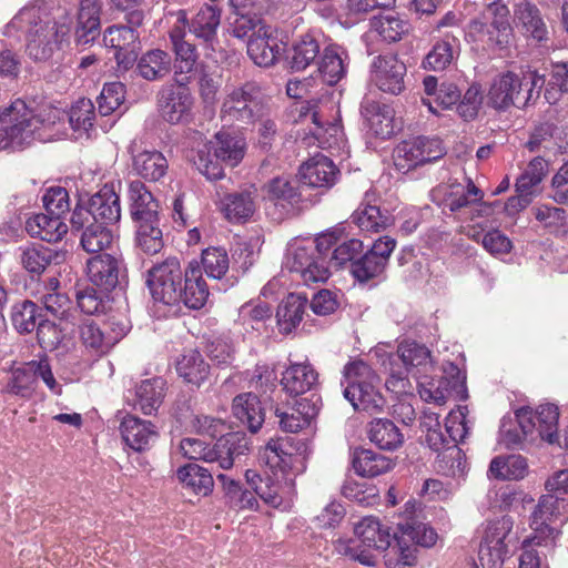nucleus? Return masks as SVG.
I'll use <instances>...</instances> for the list:
<instances>
[{"mask_svg": "<svg viewBox=\"0 0 568 568\" xmlns=\"http://www.w3.org/2000/svg\"><path fill=\"white\" fill-rule=\"evenodd\" d=\"M62 115L55 108L34 114L24 101L16 100L0 113V150L28 145L34 140L51 141Z\"/></svg>", "mask_w": 568, "mask_h": 568, "instance_id": "f257e3e1", "label": "nucleus"}, {"mask_svg": "<svg viewBox=\"0 0 568 568\" xmlns=\"http://www.w3.org/2000/svg\"><path fill=\"white\" fill-rule=\"evenodd\" d=\"M216 478L222 485L226 504L236 510H256V496L265 504L277 508L283 505L284 498L291 494L293 487V479L285 478L282 483L277 471H274L273 476H262L255 470L247 469L245 479L253 491L244 489L240 481L226 474H217Z\"/></svg>", "mask_w": 568, "mask_h": 568, "instance_id": "f03ea898", "label": "nucleus"}, {"mask_svg": "<svg viewBox=\"0 0 568 568\" xmlns=\"http://www.w3.org/2000/svg\"><path fill=\"white\" fill-rule=\"evenodd\" d=\"M11 30L26 33L27 51L38 61L50 59L69 33L67 26H59L48 12L36 6L22 8L7 26L6 33L11 34Z\"/></svg>", "mask_w": 568, "mask_h": 568, "instance_id": "7ed1b4c3", "label": "nucleus"}, {"mask_svg": "<svg viewBox=\"0 0 568 568\" xmlns=\"http://www.w3.org/2000/svg\"><path fill=\"white\" fill-rule=\"evenodd\" d=\"M191 139L196 145L191 160L196 170L210 181L224 178L222 164L235 168L245 155V140L229 132H219L209 142L204 141L200 132H194Z\"/></svg>", "mask_w": 568, "mask_h": 568, "instance_id": "20e7f679", "label": "nucleus"}, {"mask_svg": "<svg viewBox=\"0 0 568 568\" xmlns=\"http://www.w3.org/2000/svg\"><path fill=\"white\" fill-rule=\"evenodd\" d=\"M389 528L372 516L354 526V538L337 540L336 550L365 566H375L377 558L392 545Z\"/></svg>", "mask_w": 568, "mask_h": 568, "instance_id": "39448f33", "label": "nucleus"}, {"mask_svg": "<svg viewBox=\"0 0 568 568\" xmlns=\"http://www.w3.org/2000/svg\"><path fill=\"white\" fill-rule=\"evenodd\" d=\"M384 366L388 372L385 382L387 390L395 395L410 392L412 384L408 374L412 369L427 373L433 367L430 351L415 341H403L398 344L396 353L390 354Z\"/></svg>", "mask_w": 568, "mask_h": 568, "instance_id": "423d86ee", "label": "nucleus"}, {"mask_svg": "<svg viewBox=\"0 0 568 568\" xmlns=\"http://www.w3.org/2000/svg\"><path fill=\"white\" fill-rule=\"evenodd\" d=\"M544 83V75L537 71H529L524 77L511 71L497 74L490 83L487 103L498 111H506L510 106L524 108L535 89H541Z\"/></svg>", "mask_w": 568, "mask_h": 568, "instance_id": "0eeeda50", "label": "nucleus"}, {"mask_svg": "<svg viewBox=\"0 0 568 568\" xmlns=\"http://www.w3.org/2000/svg\"><path fill=\"white\" fill-rule=\"evenodd\" d=\"M344 378L347 383L344 397L355 409L378 413L385 405V399L378 392L379 377L364 361L357 359L345 365Z\"/></svg>", "mask_w": 568, "mask_h": 568, "instance_id": "6e6552de", "label": "nucleus"}, {"mask_svg": "<svg viewBox=\"0 0 568 568\" xmlns=\"http://www.w3.org/2000/svg\"><path fill=\"white\" fill-rule=\"evenodd\" d=\"M239 442L236 435H229V437L220 438L213 446H210L201 439L187 437L180 442L179 449L189 459L217 464L222 469H230L235 458L243 454L245 448Z\"/></svg>", "mask_w": 568, "mask_h": 568, "instance_id": "1a4fd4ad", "label": "nucleus"}, {"mask_svg": "<svg viewBox=\"0 0 568 568\" xmlns=\"http://www.w3.org/2000/svg\"><path fill=\"white\" fill-rule=\"evenodd\" d=\"M184 272L178 257H166L148 271L146 284L154 301L173 305L181 300Z\"/></svg>", "mask_w": 568, "mask_h": 568, "instance_id": "9d476101", "label": "nucleus"}, {"mask_svg": "<svg viewBox=\"0 0 568 568\" xmlns=\"http://www.w3.org/2000/svg\"><path fill=\"white\" fill-rule=\"evenodd\" d=\"M260 88L254 82H247L239 88H233L225 97L221 116L226 122L251 123L260 118L262 106L257 101Z\"/></svg>", "mask_w": 568, "mask_h": 568, "instance_id": "9b49d317", "label": "nucleus"}, {"mask_svg": "<svg viewBox=\"0 0 568 568\" xmlns=\"http://www.w3.org/2000/svg\"><path fill=\"white\" fill-rule=\"evenodd\" d=\"M121 217L120 199L113 186L104 185L89 201L88 207L77 206L71 223L83 225L84 222L97 221L106 225L116 223Z\"/></svg>", "mask_w": 568, "mask_h": 568, "instance_id": "f8f14e48", "label": "nucleus"}, {"mask_svg": "<svg viewBox=\"0 0 568 568\" xmlns=\"http://www.w3.org/2000/svg\"><path fill=\"white\" fill-rule=\"evenodd\" d=\"M445 152L439 139L418 136L399 143L394 151V161L397 169L405 172L437 161L444 156Z\"/></svg>", "mask_w": 568, "mask_h": 568, "instance_id": "ddd939ff", "label": "nucleus"}, {"mask_svg": "<svg viewBox=\"0 0 568 568\" xmlns=\"http://www.w3.org/2000/svg\"><path fill=\"white\" fill-rule=\"evenodd\" d=\"M513 525L514 521L508 516L487 524L479 549V560L483 566L487 565L489 568H496L503 564L509 551Z\"/></svg>", "mask_w": 568, "mask_h": 568, "instance_id": "4468645a", "label": "nucleus"}, {"mask_svg": "<svg viewBox=\"0 0 568 568\" xmlns=\"http://www.w3.org/2000/svg\"><path fill=\"white\" fill-rule=\"evenodd\" d=\"M519 426L526 437L534 440L540 437L552 444L558 438V407L554 404L540 405L535 412L520 409L517 413Z\"/></svg>", "mask_w": 568, "mask_h": 568, "instance_id": "2eb2a0df", "label": "nucleus"}, {"mask_svg": "<svg viewBox=\"0 0 568 568\" xmlns=\"http://www.w3.org/2000/svg\"><path fill=\"white\" fill-rule=\"evenodd\" d=\"M158 106L163 120L171 124L187 121L193 106L190 89L180 80L162 87L158 93Z\"/></svg>", "mask_w": 568, "mask_h": 568, "instance_id": "dca6fc26", "label": "nucleus"}, {"mask_svg": "<svg viewBox=\"0 0 568 568\" xmlns=\"http://www.w3.org/2000/svg\"><path fill=\"white\" fill-rule=\"evenodd\" d=\"M433 196L450 212H457L464 207L480 203L485 209L484 213L488 214L491 207L490 204L483 202L484 192L475 185L471 179H467L466 184L454 180L438 185L433 191Z\"/></svg>", "mask_w": 568, "mask_h": 568, "instance_id": "f3484780", "label": "nucleus"}, {"mask_svg": "<svg viewBox=\"0 0 568 568\" xmlns=\"http://www.w3.org/2000/svg\"><path fill=\"white\" fill-rule=\"evenodd\" d=\"M487 14L494 16V20L486 22L475 20L470 23V34L486 42L488 47H504L509 42L511 28L507 21L508 8L500 1H493L487 4Z\"/></svg>", "mask_w": 568, "mask_h": 568, "instance_id": "a211bd4d", "label": "nucleus"}, {"mask_svg": "<svg viewBox=\"0 0 568 568\" xmlns=\"http://www.w3.org/2000/svg\"><path fill=\"white\" fill-rule=\"evenodd\" d=\"M288 438L271 439L260 452V462L282 475H296L305 469V460L301 454L294 453Z\"/></svg>", "mask_w": 568, "mask_h": 568, "instance_id": "6ab92c4d", "label": "nucleus"}, {"mask_svg": "<svg viewBox=\"0 0 568 568\" xmlns=\"http://www.w3.org/2000/svg\"><path fill=\"white\" fill-rule=\"evenodd\" d=\"M405 74L406 65L394 54L378 55L371 64L372 82L386 93H400Z\"/></svg>", "mask_w": 568, "mask_h": 568, "instance_id": "aec40b11", "label": "nucleus"}, {"mask_svg": "<svg viewBox=\"0 0 568 568\" xmlns=\"http://www.w3.org/2000/svg\"><path fill=\"white\" fill-rule=\"evenodd\" d=\"M121 271V261L109 253L93 255L87 261L90 282L104 292H110L118 285Z\"/></svg>", "mask_w": 568, "mask_h": 568, "instance_id": "412c9836", "label": "nucleus"}, {"mask_svg": "<svg viewBox=\"0 0 568 568\" xmlns=\"http://www.w3.org/2000/svg\"><path fill=\"white\" fill-rule=\"evenodd\" d=\"M257 193L255 189L227 193L220 200V209L231 223H244L256 211Z\"/></svg>", "mask_w": 568, "mask_h": 568, "instance_id": "4be33fe9", "label": "nucleus"}, {"mask_svg": "<svg viewBox=\"0 0 568 568\" xmlns=\"http://www.w3.org/2000/svg\"><path fill=\"white\" fill-rule=\"evenodd\" d=\"M338 173L331 159L316 154L301 166L300 179L308 186L328 189L335 184Z\"/></svg>", "mask_w": 568, "mask_h": 568, "instance_id": "5701e85b", "label": "nucleus"}, {"mask_svg": "<svg viewBox=\"0 0 568 568\" xmlns=\"http://www.w3.org/2000/svg\"><path fill=\"white\" fill-rule=\"evenodd\" d=\"M101 0H79L75 38L80 44L93 42L100 34Z\"/></svg>", "mask_w": 568, "mask_h": 568, "instance_id": "b1692460", "label": "nucleus"}, {"mask_svg": "<svg viewBox=\"0 0 568 568\" xmlns=\"http://www.w3.org/2000/svg\"><path fill=\"white\" fill-rule=\"evenodd\" d=\"M418 505L414 500L405 504L404 521L398 523L402 537L422 547H432L437 541V532L427 524L419 520L417 515Z\"/></svg>", "mask_w": 568, "mask_h": 568, "instance_id": "393cba45", "label": "nucleus"}, {"mask_svg": "<svg viewBox=\"0 0 568 568\" xmlns=\"http://www.w3.org/2000/svg\"><path fill=\"white\" fill-rule=\"evenodd\" d=\"M281 50L268 26H260L247 41V54L260 67L273 65Z\"/></svg>", "mask_w": 568, "mask_h": 568, "instance_id": "a878e982", "label": "nucleus"}, {"mask_svg": "<svg viewBox=\"0 0 568 568\" xmlns=\"http://www.w3.org/2000/svg\"><path fill=\"white\" fill-rule=\"evenodd\" d=\"M120 433L125 445L134 452L146 449L158 437V432L151 422L130 414L123 417L120 424Z\"/></svg>", "mask_w": 568, "mask_h": 568, "instance_id": "bb28decb", "label": "nucleus"}, {"mask_svg": "<svg viewBox=\"0 0 568 568\" xmlns=\"http://www.w3.org/2000/svg\"><path fill=\"white\" fill-rule=\"evenodd\" d=\"M361 110L369 131L375 136L385 140L394 134V110L389 105L365 99Z\"/></svg>", "mask_w": 568, "mask_h": 568, "instance_id": "cd10ccee", "label": "nucleus"}, {"mask_svg": "<svg viewBox=\"0 0 568 568\" xmlns=\"http://www.w3.org/2000/svg\"><path fill=\"white\" fill-rule=\"evenodd\" d=\"M26 231L32 237L57 243L68 233V225L61 216L47 212L30 216L26 222Z\"/></svg>", "mask_w": 568, "mask_h": 568, "instance_id": "c85d7f7f", "label": "nucleus"}, {"mask_svg": "<svg viewBox=\"0 0 568 568\" xmlns=\"http://www.w3.org/2000/svg\"><path fill=\"white\" fill-rule=\"evenodd\" d=\"M318 413L317 403L313 398H301L287 410L276 409L280 426L288 433H297L308 426Z\"/></svg>", "mask_w": 568, "mask_h": 568, "instance_id": "c756f323", "label": "nucleus"}, {"mask_svg": "<svg viewBox=\"0 0 568 568\" xmlns=\"http://www.w3.org/2000/svg\"><path fill=\"white\" fill-rule=\"evenodd\" d=\"M126 328L121 326L113 334H108L93 321H87L80 326V339L82 345L91 353L102 355L108 353L124 335Z\"/></svg>", "mask_w": 568, "mask_h": 568, "instance_id": "7c9ffc66", "label": "nucleus"}, {"mask_svg": "<svg viewBox=\"0 0 568 568\" xmlns=\"http://www.w3.org/2000/svg\"><path fill=\"white\" fill-rule=\"evenodd\" d=\"M171 71L172 57L161 49H151L142 53L135 67L136 74L150 82L162 81Z\"/></svg>", "mask_w": 568, "mask_h": 568, "instance_id": "2f4dec72", "label": "nucleus"}, {"mask_svg": "<svg viewBox=\"0 0 568 568\" xmlns=\"http://www.w3.org/2000/svg\"><path fill=\"white\" fill-rule=\"evenodd\" d=\"M318 383V374L310 364L295 363L282 374L283 389L291 396H300L312 390Z\"/></svg>", "mask_w": 568, "mask_h": 568, "instance_id": "473e14b6", "label": "nucleus"}, {"mask_svg": "<svg viewBox=\"0 0 568 568\" xmlns=\"http://www.w3.org/2000/svg\"><path fill=\"white\" fill-rule=\"evenodd\" d=\"M71 226L75 231H81L80 245L88 253L102 254L101 252L108 250L113 243L114 234L106 224L83 221L81 226L74 223H71Z\"/></svg>", "mask_w": 568, "mask_h": 568, "instance_id": "72a5a7b5", "label": "nucleus"}, {"mask_svg": "<svg viewBox=\"0 0 568 568\" xmlns=\"http://www.w3.org/2000/svg\"><path fill=\"white\" fill-rule=\"evenodd\" d=\"M209 297V288L202 276V270L196 262H191L184 272V288H181V300L185 306L199 310Z\"/></svg>", "mask_w": 568, "mask_h": 568, "instance_id": "f704fd0d", "label": "nucleus"}, {"mask_svg": "<svg viewBox=\"0 0 568 568\" xmlns=\"http://www.w3.org/2000/svg\"><path fill=\"white\" fill-rule=\"evenodd\" d=\"M233 414L252 433H256L262 427L265 418L261 400L252 393L237 395L233 399Z\"/></svg>", "mask_w": 568, "mask_h": 568, "instance_id": "c9c22d12", "label": "nucleus"}, {"mask_svg": "<svg viewBox=\"0 0 568 568\" xmlns=\"http://www.w3.org/2000/svg\"><path fill=\"white\" fill-rule=\"evenodd\" d=\"M347 54L345 50L337 44L324 47L318 57V72L323 81L329 85L336 84L346 74L345 60Z\"/></svg>", "mask_w": 568, "mask_h": 568, "instance_id": "e433bc0d", "label": "nucleus"}, {"mask_svg": "<svg viewBox=\"0 0 568 568\" xmlns=\"http://www.w3.org/2000/svg\"><path fill=\"white\" fill-rule=\"evenodd\" d=\"M316 254V247L312 240H294L286 250L284 265L293 273H297L301 278H314L310 267V261Z\"/></svg>", "mask_w": 568, "mask_h": 568, "instance_id": "4c0bfd02", "label": "nucleus"}, {"mask_svg": "<svg viewBox=\"0 0 568 568\" xmlns=\"http://www.w3.org/2000/svg\"><path fill=\"white\" fill-rule=\"evenodd\" d=\"M409 24L396 14L389 13L375 17L371 22L369 30L365 33L366 41H374L381 38L385 42H395L408 32Z\"/></svg>", "mask_w": 568, "mask_h": 568, "instance_id": "58836bf2", "label": "nucleus"}, {"mask_svg": "<svg viewBox=\"0 0 568 568\" xmlns=\"http://www.w3.org/2000/svg\"><path fill=\"white\" fill-rule=\"evenodd\" d=\"M130 211L134 222L159 216V204L152 193L141 181H132L129 184Z\"/></svg>", "mask_w": 568, "mask_h": 568, "instance_id": "ea45409f", "label": "nucleus"}, {"mask_svg": "<svg viewBox=\"0 0 568 568\" xmlns=\"http://www.w3.org/2000/svg\"><path fill=\"white\" fill-rule=\"evenodd\" d=\"M322 52L320 39L314 34L301 36L292 45L287 59L292 70L302 71L318 59Z\"/></svg>", "mask_w": 568, "mask_h": 568, "instance_id": "a19ab883", "label": "nucleus"}, {"mask_svg": "<svg viewBox=\"0 0 568 568\" xmlns=\"http://www.w3.org/2000/svg\"><path fill=\"white\" fill-rule=\"evenodd\" d=\"M176 372L187 384L200 387L210 376V366L200 352L190 349L178 359Z\"/></svg>", "mask_w": 568, "mask_h": 568, "instance_id": "79ce46f5", "label": "nucleus"}, {"mask_svg": "<svg viewBox=\"0 0 568 568\" xmlns=\"http://www.w3.org/2000/svg\"><path fill=\"white\" fill-rule=\"evenodd\" d=\"M306 305V297L293 293L282 301L276 312L277 325L282 333H291L301 323Z\"/></svg>", "mask_w": 568, "mask_h": 568, "instance_id": "37998d69", "label": "nucleus"}, {"mask_svg": "<svg viewBox=\"0 0 568 568\" xmlns=\"http://www.w3.org/2000/svg\"><path fill=\"white\" fill-rule=\"evenodd\" d=\"M353 468L362 477H375L392 469L389 458L371 449H355L352 459Z\"/></svg>", "mask_w": 568, "mask_h": 568, "instance_id": "c03bdc74", "label": "nucleus"}, {"mask_svg": "<svg viewBox=\"0 0 568 568\" xmlns=\"http://www.w3.org/2000/svg\"><path fill=\"white\" fill-rule=\"evenodd\" d=\"M164 385L160 377L143 381L136 388L135 408L144 415L156 412L164 398Z\"/></svg>", "mask_w": 568, "mask_h": 568, "instance_id": "a18cd8bd", "label": "nucleus"}, {"mask_svg": "<svg viewBox=\"0 0 568 568\" xmlns=\"http://www.w3.org/2000/svg\"><path fill=\"white\" fill-rule=\"evenodd\" d=\"M368 437L384 450H395L404 442L399 428L389 419L378 418L369 423Z\"/></svg>", "mask_w": 568, "mask_h": 568, "instance_id": "49530a36", "label": "nucleus"}, {"mask_svg": "<svg viewBox=\"0 0 568 568\" xmlns=\"http://www.w3.org/2000/svg\"><path fill=\"white\" fill-rule=\"evenodd\" d=\"M133 170L145 180L159 181L166 173L168 161L159 151H143L133 158Z\"/></svg>", "mask_w": 568, "mask_h": 568, "instance_id": "de8ad7c7", "label": "nucleus"}, {"mask_svg": "<svg viewBox=\"0 0 568 568\" xmlns=\"http://www.w3.org/2000/svg\"><path fill=\"white\" fill-rule=\"evenodd\" d=\"M178 478L187 489L202 496L209 495L214 485L211 471L197 464L180 467Z\"/></svg>", "mask_w": 568, "mask_h": 568, "instance_id": "09e8293b", "label": "nucleus"}, {"mask_svg": "<svg viewBox=\"0 0 568 568\" xmlns=\"http://www.w3.org/2000/svg\"><path fill=\"white\" fill-rule=\"evenodd\" d=\"M515 14L526 34L537 41L547 38V27L536 4L530 1H523L517 4Z\"/></svg>", "mask_w": 568, "mask_h": 568, "instance_id": "8fccbe9b", "label": "nucleus"}, {"mask_svg": "<svg viewBox=\"0 0 568 568\" xmlns=\"http://www.w3.org/2000/svg\"><path fill=\"white\" fill-rule=\"evenodd\" d=\"M159 222V216L135 222L136 244L145 254L154 255L163 248V234Z\"/></svg>", "mask_w": 568, "mask_h": 568, "instance_id": "3c124183", "label": "nucleus"}, {"mask_svg": "<svg viewBox=\"0 0 568 568\" xmlns=\"http://www.w3.org/2000/svg\"><path fill=\"white\" fill-rule=\"evenodd\" d=\"M37 385L34 373H32L30 362H28L12 369L3 390L10 395L30 399L36 393Z\"/></svg>", "mask_w": 568, "mask_h": 568, "instance_id": "603ef678", "label": "nucleus"}, {"mask_svg": "<svg viewBox=\"0 0 568 568\" xmlns=\"http://www.w3.org/2000/svg\"><path fill=\"white\" fill-rule=\"evenodd\" d=\"M220 20L221 11L213 6H206L201 8L193 18L190 31L196 38L211 43L215 39Z\"/></svg>", "mask_w": 568, "mask_h": 568, "instance_id": "864d4df0", "label": "nucleus"}, {"mask_svg": "<svg viewBox=\"0 0 568 568\" xmlns=\"http://www.w3.org/2000/svg\"><path fill=\"white\" fill-rule=\"evenodd\" d=\"M526 459L519 455L495 457L489 466V474L498 479L518 480L527 474Z\"/></svg>", "mask_w": 568, "mask_h": 568, "instance_id": "5fc2aeb1", "label": "nucleus"}, {"mask_svg": "<svg viewBox=\"0 0 568 568\" xmlns=\"http://www.w3.org/2000/svg\"><path fill=\"white\" fill-rule=\"evenodd\" d=\"M560 505L558 498L551 495L542 496L531 515L532 529L541 532L547 529L552 534L555 530L550 528V525L560 516Z\"/></svg>", "mask_w": 568, "mask_h": 568, "instance_id": "6e6d98bb", "label": "nucleus"}, {"mask_svg": "<svg viewBox=\"0 0 568 568\" xmlns=\"http://www.w3.org/2000/svg\"><path fill=\"white\" fill-rule=\"evenodd\" d=\"M353 222L366 232H379L390 224V219L379 207L369 203L362 204L352 215Z\"/></svg>", "mask_w": 568, "mask_h": 568, "instance_id": "4d7b16f0", "label": "nucleus"}, {"mask_svg": "<svg viewBox=\"0 0 568 568\" xmlns=\"http://www.w3.org/2000/svg\"><path fill=\"white\" fill-rule=\"evenodd\" d=\"M39 317V307L32 301L24 300L12 306V325L20 334L33 332V329L38 327Z\"/></svg>", "mask_w": 568, "mask_h": 568, "instance_id": "13d9d810", "label": "nucleus"}, {"mask_svg": "<svg viewBox=\"0 0 568 568\" xmlns=\"http://www.w3.org/2000/svg\"><path fill=\"white\" fill-rule=\"evenodd\" d=\"M202 265L206 275L221 280L230 268V258L225 248L212 246L202 252Z\"/></svg>", "mask_w": 568, "mask_h": 568, "instance_id": "bf43d9fd", "label": "nucleus"}, {"mask_svg": "<svg viewBox=\"0 0 568 568\" xmlns=\"http://www.w3.org/2000/svg\"><path fill=\"white\" fill-rule=\"evenodd\" d=\"M105 45L118 50L138 49L139 33L132 27L111 26L106 28L103 34Z\"/></svg>", "mask_w": 568, "mask_h": 568, "instance_id": "052dcab7", "label": "nucleus"}, {"mask_svg": "<svg viewBox=\"0 0 568 568\" xmlns=\"http://www.w3.org/2000/svg\"><path fill=\"white\" fill-rule=\"evenodd\" d=\"M36 296L43 308L51 315L65 322L72 316L71 301L65 293L37 291Z\"/></svg>", "mask_w": 568, "mask_h": 568, "instance_id": "680f3d73", "label": "nucleus"}, {"mask_svg": "<svg viewBox=\"0 0 568 568\" xmlns=\"http://www.w3.org/2000/svg\"><path fill=\"white\" fill-rule=\"evenodd\" d=\"M53 252L44 246L30 245L20 248V262L30 273H41L51 263Z\"/></svg>", "mask_w": 568, "mask_h": 568, "instance_id": "e2e57ef3", "label": "nucleus"}, {"mask_svg": "<svg viewBox=\"0 0 568 568\" xmlns=\"http://www.w3.org/2000/svg\"><path fill=\"white\" fill-rule=\"evenodd\" d=\"M456 44L457 40L454 37L437 42L424 61L425 68L444 70L454 59Z\"/></svg>", "mask_w": 568, "mask_h": 568, "instance_id": "0e129e2a", "label": "nucleus"}, {"mask_svg": "<svg viewBox=\"0 0 568 568\" xmlns=\"http://www.w3.org/2000/svg\"><path fill=\"white\" fill-rule=\"evenodd\" d=\"M386 265L368 252L352 263V274L361 283L382 277Z\"/></svg>", "mask_w": 568, "mask_h": 568, "instance_id": "69168bd1", "label": "nucleus"}, {"mask_svg": "<svg viewBox=\"0 0 568 568\" xmlns=\"http://www.w3.org/2000/svg\"><path fill=\"white\" fill-rule=\"evenodd\" d=\"M124 98L125 89L121 82L105 83L98 97V110L100 114L105 116L114 112L123 103Z\"/></svg>", "mask_w": 568, "mask_h": 568, "instance_id": "338daca9", "label": "nucleus"}, {"mask_svg": "<svg viewBox=\"0 0 568 568\" xmlns=\"http://www.w3.org/2000/svg\"><path fill=\"white\" fill-rule=\"evenodd\" d=\"M94 105L89 99L78 100L69 113V122L74 131H88L93 126Z\"/></svg>", "mask_w": 568, "mask_h": 568, "instance_id": "774afa93", "label": "nucleus"}]
</instances>
